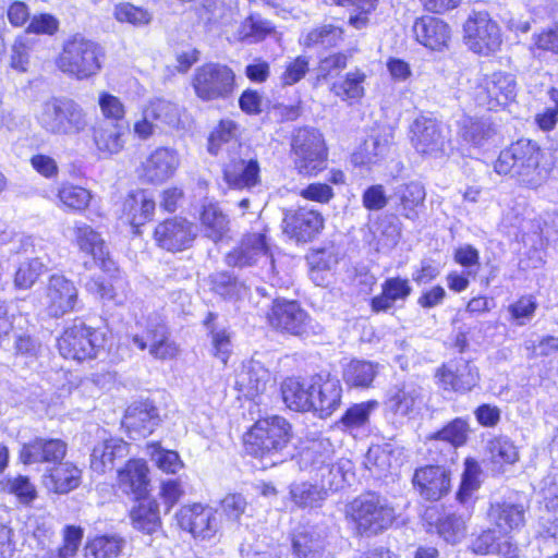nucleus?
I'll return each instance as SVG.
<instances>
[{
  "label": "nucleus",
  "mask_w": 558,
  "mask_h": 558,
  "mask_svg": "<svg viewBox=\"0 0 558 558\" xmlns=\"http://www.w3.org/2000/svg\"><path fill=\"white\" fill-rule=\"evenodd\" d=\"M155 208L153 195L145 190H136L128 194L123 202L122 219L138 229L154 217Z\"/></svg>",
  "instance_id": "obj_30"
},
{
  "label": "nucleus",
  "mask_w": 558,
  "mask_h": 558,
  "mask_svg": "<svg viewBox=\"0 0 558 558\" xmlns=\"http://www.w3.org/2000/svg\"><path fill=\"white\" fill-rule=\"evenodd\" d=\"M181 163L178 150L171 147L155 148L140 167V178L149 184H162L170 180Z\"/></svg>",
  "instance_id": "obj_13"
},
{
  "label": "nucleus",
  "mask_w": 558,
  "mask_h": 558,
  "mask_svg": "<svg viewBox=\"0 0 558 558\" xmlns=\"http://www.w3.org/2000/svg\"><path fill=\"white\" fill-rule=\"evenodd\" d=\"M515 95L517 82L510 73L502 71L482 73L475 81V99L489 110L508 105L514 100Z\"/></svg>",
  "instance_id": "obj_11"
},
{
  "label": "nucleus",
  "mask_w": 558,
  "mask_h": 558,
  "mask_svg": "<svg viewBox=\"0 0 558 558\" xmlns=\"http://www.w3.org/2000/svg\"><path fill=\"white\" fill-rule=\"evenodd\" d=\"M277 34L271 22L260 15L251 14L239 26L236 39L248 44H256Z\"/></svg>",
  "instance_id": "obj_48"
},
{
  "label": "nucleus",
  "mask_w": 558,
  "mask_h": 558,
  "mask_svg": "<svg viewBox=\"0 0 558 558\" xmlns=\"http://www.w3.org/2000/svg\"><path fill=\"white\" fill-rule=\"evenodd\" d=\"M78 301V292L75 284L63 275L49 277L45 306L47 313L52 317H61L75 310Z\"/></svg>",
  "instance_id": "obj_17"
},
{
  "label": "nucleus",
  "mask_w": 558,
  "mask_h": 558,
  "mask_svg": "<svg viewBox=\"0 0 558 558\" xmlns=\"http://www.w3.org/2000/svg\"><path fill=\"white\" fill-rule=\"evenodd\" d=\"M201 223L207 238L217 242L228 229V220L217 204L204 205L201 214Z\"/></svg>",
  "instance_id": "obj_54"
},
{
  "label": "nucleus",
  "mask_w": 558,
  "mask_h": 558,
  "mask_svg": "<svg viewBox=\"0 0 558 558\" xmlns=\"http://www.w3.org/2000/svg\"><path fill=\"white\" fill-rule=\"evenodd\" d=\"M411 143L418 154L437 157L445 153L447 135L437 120L421 116L411 125Z\"/></svg>",
  "instance_id": "obj_14"
},
{
  "label": "nucleus",
  "mask_w": 558,
  "mask_h": 558,
  "mask_svg": "<svg viewBox=\"0 0 558 558\" xmlns=\"http://www.w3.org/2000/svg\"><path fill=\"white\" fill-rule=\"evenodd\" d=\"M523 505L510 500L497 501L490 505L488 519L499 532L508 534L523 526L525 518Z\"/></svg>",
  "instance_id": "obj_35"
},
{
  "label": "nucleus",
  "mask_w": 558,
  "mask_h": 558,
  "mask_svg": "<svg viewBox=\"0 0 558 558\" xmlns=\"http://www.w3.org/2000/svg\"><path fill=\"white\" fill-rule=\"evenodd\" d=\"M468 423L462 418H456L437 432L432 438L450 444L452 447L462 446L468 438Z\"/></svg>",
  "instance_id": "obj_63"
},
{
  "label": "nucleus",
  "mask_w": 558,
  "mask_h": 558,
  "mask_svg": "<svg viewBox=\"0 0 558 558\" xmlns=\"http://www.w3.org/2000/svg\"><path fill=\"white\" fill-rule=\"evenodd\" d=\"M37 125L52 136H78L90 126L88 111L76 100L53 96L41 101L34 113Z\"/></svg>",
  "instance_id": "obj_2"
},
{
  "label": "nucleus",
  "mask_w": 558,
  "mask_h": 558,
  "mask_svg": "<svg viewBox=\"0 0 558 558\" xmlns=\"http://www.w3.org/2000/svg\"><path fill=\"white\" fill-rule=\"evenodd\" d=\"M284 232L298 241H310L324 226V218L317 210L300 208L292 214H287L284 219Z\"/></svg>",
  "instance_id": "obj_27"
},
{
  "label": "nucleus",
  "mask_w": 558,
  "mask_h": 558,
  "mask_svg": "<svg viewBox=\"0 0 558 558\" xmlns=\"http://www.w3.org/2000/svg\"><path fill=\"white\" fill-rule=\"evenodd\" d=\"M158 409L150 401L134 403L126 410L125 425L146 436L159 424Z\"/></svg>",
  "instance_id": "obj_42"
},
{
  "label": "nucleus",
  "mask_w": 558,
  "mask_h": 558,
  "mask_svg": "<svg viewBox=\"0 0 558 558\" xmlns=\"http://www.w3.org/2000/svg\"><path fill=\"white\" fill-rule=\"evenodd\" d=\"M542 150L530 140L521 138L499 153L494 171L509 177L520 185L536 189L544 184L549 170L541 166Z\"/></svg>",
  "instance_id": "obj_1"
},
{
  "label": "nucleus",
  "mask_w": 558,
  "mask_h": 558,
  "mask_svg": "<svg viewBox=\"0 0 558 558\" xmlns=\"http://www.w3.org/2000/svg\"><path fill=\"white\" fill-rule=\"evenodd\" d=\"M413 33L421 45L435 51L446 48L451 38L450 26L445 21L429 15L416 19Z\"/></svg>",
  "instance_id": "obj_23"
},
{
  "label": "nucleus",
  "mask_w": 558,
  "mask_h": 558,
  "mask_svg": "<svg viewBox=\"0 0 558 558\" xmlns=\"http://www.w3.org/2000/svg\"><path fill=\"white\" fill-rule=\"evenodd\" d=\"M389 151L386 136L371 135L352 154V162L356 167L371 168L385 159Z\"/></svg>",
  "instance_id": "obj_43"
},
{
  "label": "nucleus",
  "mask_w": 558,
  "mask_h": 558,
  "mask_svg": "<svg viewBox=\"0 0 558 558\" xmlns=\"http://www.w3.org/2000/svg\"><path fill=\"white\" fill-rule=\"evenodd\" d=\"M129 453V444L120 438H109L94 447L90 456V468L97 473L112 470L114 460Z\"/></svg>",
  "instance_id": "obj_37"
},
{
  "label": "nucleus",
  "mask_w": 558,
  "mask_h": 558,
  "mask_svg": "<svg viewBox=\"0 0 558 558\" xmlns=\"http://www.w3.org/2000/svg\"><path fill=\"white\" fill-rule=\"evenodd\" d=\"M413 486L426 500H439L451 488L450 473L439 465H426L415 470Z\"/></svg>",
  "instance_id": "obj_20"
},
{
  "label": "nucleus",
  "mask_w": 558,
  "mask_h": 558,
  "mask_svg": "<svg viewBox=\"0 0 558 558\" xmlns=\"http://www.w3.org/2000/svg\"><path fill=\"white\" fill-rule=\"evenodd\" d=\"M106 333L83 322L74 320L58 338L60 354L66 360L84 362L96 359L105 348Z\"/></svg>",
  "instance_id": "obj_7"
},
{
  "label": "nucleus",
  "mask_w": 558,
  "mask_h": 558,
  "mask_svg": "<svg viewBox=\"0 0 558 558\" xmlns=\"http://www.w3.org/2000/svg\"><path fill=\"white\" fill-rule=\"evenodd\" d=\"M290 498L300 508H319L327 498V489L322 484L293 483L290 486Z\"/></svg>",
  "instance_id": "obj_47"
},
{
  "label": "nucleus",
  "mask_w": 558,
  "mask_h": 558,
  "mask_svg": "<svg viewBox=\"0 0 558 558\" xmlns=\"http://www.w3.org/2000/svg\"><path fill=\"white\" fill-rule=\"evenodd\" d=\"M376 375V364L360 360L351 361L343 371L344 381L347 383L348 386L354 388L371 387Z\"/></svg>",
  "instance_id": "obj_53"
},
{
  "label": "nucleus",
  "mask_w": 558,
  "mask_h": 558,
  "mask_svg": "<svg viewBox=\"0 0 558 558\" xmlns=\"http://www.w3.org/2000/svg\"><path fill=\"white\" fill-rule=\"evenodd\" d=\"M113 16L119 23H128L135 27L146 26L151 22V13L130 2H120L114 5Z\"/></svg>",
  "instance_id": "obj_57"
},
{
  "label": "nucleus",
  "mask_w": 558,
  "mask_h": 558,
  "mask_svg": "<svg viewBox=\"0 0 558 558\" xmlns=\"http://www.w3.org/2000/svg\"><path fill=\"white\" fill-rule=\"evenodd\" d=\"M481 472H482L481 466L475 460H473V459L465 460L461 485L457 493V499L461 504L468 502V500L471 498L472 494L480 488Z\"/></svg>",
  "instance_id": "obj_59"
},
{
  "label": "nucleus",
  "mask_w": 558,
  "mask_h": 558,
  "mask_svg": "<svg viewBox=\"0 0 558 558\" xmlns=\"http://www.w3.org/2000/svg\"><path fill=\"white\" fill-rule=\"evenodd\" d=\"M366 74L361 70L348 72L343 77L332 83L330 90L342 101L354 104L365 94Z\"/></svg>",
  "instance_id": "obj_45"
},
{
  "label": "nucleus",
  "mask_w": 558,
  "mask_h": 558,
  "mask_svg": "<svg viewBox=\"0 0 558 558\" xmlns=\"http://www.w3.org/2000/svg\"><path fill=\"white\" fill-rule=\"evenodd\" d=\"M66 444L61 439L36 438L23 445L20 450V460L24 464L60 463L66 453Z\"/></svg>",
  "instance_id": "obj_26"
},
{
  "label": "nucleus",
  "mask_w": 558,
  "mask_h": 558,
  "mask_svg": "<svg viewBox=\"0 0 558 558\" xmlns=\"http://www.w3.org/2000/svg\"><path fill=\"white\" fill-rule=\"evenodd\" d=\"M74 239L81 252L93 257L104 272L116 270V263L110 258L108 248L100 233L84 222H75Z\"/></svg>",
  "instance_id": "obj_21"
},
{
  "label": "nucleus",
  "mask_w": 558,
  "mask_h": 558,
  "mask_svg": "<svg viewBox=\"0 0 558 558\" xmlns=\"http://www.w3.org/2000/svg\"><path fill=\"white\" fill-rule=\"evenodd\" d=\"M438 514L436 507L428 508L425 511L424 519L429 527H435L436 533L446 543L454 545L460 543L466 535L468 518L458 513Z\"/></svg>",
  "instance_id": "obj_24"
},
{
  "label": "nucleus",
  "mask_w": 558,
  "mask_h": 558,
  "mask_svg": "<svg viewBox=\"0 0 558 558\" xmlns=\"http://www.w3.org/2000/svg\"><path fill=\"white\" fill-rule=\"evenodd\" d=\"M239 137V124L231 119H222L209 135L208 151L218 155L223 145L240 146Z\"/></svg>",
  "instance_id": "obj_51"
},
{
  "label": "nucleus",
  "mask_w": 558,
  "mask_h": 558,
  "mask_svg": "<svg viewBox=\"0 0 558 558\" xmlns=\"http://www.w3.org/2000/svg\"><path fill=\"white\" fill-rule=\"evenodd\" d=\"M132 526L145 534H155L161 529L159 505L155 499L144 498L131 509Z\"/></svg>",
  "instance_id": "obj_40"
},
{
  "label": "nucleus",
  "mask_w": 558,
  "mask_h": 558,
  "mask_svg": "<svg viewBox=\"0 0 558 558\" xmlns=\"http://www.w3.org/2000/svg\"><path fill=\"white\" fill-rule=\"evenodd\" d=\"M343 31L331 24L317 26L300 38V43L305 47L322 45L324 47H332L342 40Z\"/></svg>",
  "instance_id": "obj_55"
},
{
  "label": "nucleus",
  "mask_w": 558,
  "mask_h": 558,
  "mask_svg": "<svg viewBox=\"0 0 558 558\" xmlns=\"http://www.w3.org/2000/svg\"><path fill=\"white\" fill-rule=\"evenodd\" d=\"M129 128L121 122H105L93 131V142L104 157L118 155L126 144Z\"/></svg>",
  "instance_id": "obj_28"
},
{
  "label": "nucleus",
  "mask_w": 558,
  "mask_h": 558,
  "mask_svg": "<svg viewBox=\"0 0 558 558\" xmlns=\"http://www.w3.org/2000/svg\"><path fill=\"white\" fill-rule=\"evenodd\" d=\"M148 469L143 460H130L118 473L119 487L126 494L140 497L148 484Z\"/></svg>",
  "instance_id": "obj_44"
},
{
  "label": "nucleus",
  "mask_w": 558,
  "mask_h": 558,
  "mask_svg": "<svg viewBox=\"0 0 558 558\" xmlns=\"http://www.w3.org/2000/svg\"><path fill=\"white\" fill-rule=\"evenodd\" d=\"M109 281L100 278H92L86 282V290L102 301L112 302L116 305H122L129 298V283L116 266V270L107 272Z\"/></svg>",
  "instance_id": "obj_29"
},
{
  "label": "nucleus",
  "mask_w": 558,
  "mask_h": 558,
  "mask_svg": "<svg viewBox=\"0 0 558 558\" xmlns=\"http://www.w3.org/2000/svg\"><path fill=\"white\" fill-rule=\"evenodd\" d=\"M223 178L235 190L254 187L259 182V165L256 159H231L225 165Z\"/></svg>",
  "instance_id": "obj_34"
},
{
  "label": "nucleus",
  "mask_w": 558,
  "mask_h": 558,
  "mask_svg": "<svg viewBox=\"0 0 558 558\" xmlns=\"http://www.w3.org/2000/svg\"><path fill=\"white\" fill-rule=\"evenodd\" d=\"M436 377L442 389L458 393H466L480 383L478 368L464 360L442 365Z\"/></svg>",
  "instance_id": "obj_19"
},
{
  "label": "nucleus",
  "mask_w": 558,
  "mask_h": 558,
  "mask_svg": "<svg viewBox=\"0 0 558 558\" xmlns=\"http://www.w3.org/2000/svg\"><path fill=\"white\" fill-rule=\"evenodd\" d=\"M45 269V264L38 257L21 263L15 272L14 286L23 290L32 288Z\"/></svg>",
  "instance_id": "obj_60"
},
{
  "label": "nucleus",
  "mask_w": 558,
  "mask_h": 558,
  "mask_svg": "<svg viewBox=\"0 0 558 558\" xmlns=\"http://www.w3.org/2000/svg\"><path fill=\"white\" fill-rule=\"evenodd\" d=\"M124 541L117 534L96 535L85 545L86 558H116L121 553Z\"/></svg>",
  "instance_id": "obj_50"
},
{
  "label": "nucleus",
  "mask_w": 558,
  "mask_h": 558,
  "mask_svg": "<svg viewBox=\"0 0 558 558\" xmlns=\"http://www.w3.org/2000/svg\"><path fill=\"white\" fill-rule=\"evenodd\" d=\"M80 484L81 470L71 462H60L45 476V485L56 494H68Z\"/></svg>",
  "instance_id": "obj_41"
},
{
  "label": "nucleus",
  "mask_w": 558,
  "mask_h": 558,
  "mask_svg": "<svg viewBox=\"0 0 558 558\" xmlns=\"http://www.w3.org/2000/svg\"><path fill=\"white\" fill-rule=\"evenodd\" d=\"M226 263L232 267H248L259 263L268 264L274 271V259L269 251L266 235L251 233L226 255Z\"/></svg>",
  "instance_id": "obj_15"
},
{
  "label": "nucleus",
  "mask_w": 558,
  "mask_h": 558,
  "mask_svg": "<svg viewBox=\"0 0 558 558\" xmlns=\"http://www.w3.org/2000/svg\"><path fill=\"white\" fill-rule=\"evenodd\" d=\"M422 388L414 384H404L388 392L385 407L388 413L396 417H408L413 414L422 403Z\"/></svg>",
  "instance_id": "obj_32"
},
{
  "label": "nucleus",
  "mask_w": 558,
  "mask_h": 558,
  "mask_svg": "<svg viewBox=\"0 0 558 558\" xmlns=\"http://www.w3.org/2000/svg\"><path fill=\"white\" fill-rule=\"evenodd\" d=\"M281 395L289 409L300 412L313 411L312 377L308 380L287 378L281 385Z\"/></svg>",
  "instance_id": "obj_39"
},
{
  "label": "nucleus",
  "mask_w": 558,
  "mask_h": 558,
  "mask_svg": "<svg viewBox=\"0 0 558 558\" xmlns=\"http://www.w3.org/2000/svg\"><path fill=\"white\" fill-rule=\"evenodd\" d=\"M335 447L329 438H319L301 453L304 469L315 472L327 490H338L354 478L353 463L347 458L335 459Z\"/></svg>",
  "instance_id": "obj_3"
},
{
  "label": "nucleus",
  "mask_w": 558,
  "mask_h": 558,
  "mask_svg": "<svg viewBox=\"0 0 558 558\" xmlns=\"http://www.w3.org/2000/svg\"><path fill=\"white\" fill-rule=\"evenodd\" d=\"M459 134L466 144L481 146L492 136L493 129L490 124L485 121L464 117L460 121Z\"/></svg>",
  "instance_id": "obj_56"
},
{
  "label": "nucleus",
  "mask_w": 558,
  "mask_h": 558,
  "mask_svg": "<svg viewBox=\"0 0 558 558\" xmlns=\"http://www.w3.org/2000/svg\"><path fill=\"white\" fill-rule=\"evenodd\" d=\"M147 450L151 461L165 473L175 474L184 466L177 451L163 449L158 444L149 445Z\"/></svg>",
  "instance_id": "obj_58"
},
{
  "label": "nucleus",
  "mask_w": 558,
  "mask_h": 558,
  "mask_svg": "<svg viewBox=\"0 0 558 558\" xmlns=\"http://www.w3.org/2000/svg\"><path fill=\"white\" fill-rule=\"evenodd\" d=\"M489 450L494 463L513 464L519 460L518 448L506 437L494 439L490 442Z\"/></svg>",
  "instance_id": "obj_64"
},
{
  "label": "nucleus",
  "mask_w": 558,
  "mask_h": 558,
  "mask_svg": "<svg viewBox=\"0 0 558 558\" xmlns=\"http://www.w3.org/2000/svg\"><path fill=\"white\" fill-rule=\"evenodd\" d=\"M58 206L71 213H83L87 209L93 198V194L89 190L73 184L62 183L57 193Z\"/></svg>",
  "instance_id": "obj_46"
},
{
  "label": "nucleus",
  "mask_w": 558,
  "mask_h": 558,
  "mask_svg": "<svg viewBox=\"0 0 558 558\" xmlns=\"http://www.w3.org/2000/svg\"><path fill=\"white\" fill-rule=\"evenodd\" d=\"M412 292L408 279L400 277L388 278L381 284V293L372 299L371 305L374 312H387L396 303L404 302Z\"/></svg>",
  "instance_id": "obj_38"
},
{
  "label": "nucleus",
  "mask_w": 558,
  "mask_h": 558,
  "mask_svg": "<svg viewBox=\"0 0 558 558\" xmlns=\"http://www.w3.org/2000/svg\"><path fill=\"white\" fill-rule=\"evenodd\" d=\"M83 537V531L76 526H66L63 545L57 550H48L40 558H72L75 556Z\"/></svg>",
  "instance_id": "obj_61"
},
{
  "label": "nucleus",
  "mask_w": 558,
  "mask_h": 558,
  "mask_svg": "<svg viewBox=\"0 0 558 558\" xmlns=\"http://www.w3.org/2000/svg\"><path fill=\"white\" fill-rule=\"evenodd\" d=\"M342 385L337 376L319 373L312 376L313 411L320 417L331 415L341 404Z\"/></svg>",
  "instance_id": "obj_18"
},
{
  "label": "nucleus",
  "mask_w": 558,
  "mask_h": 558,
  "mask_svg": "<svg viewBox=\"0 0 558 558\" xmlns=\"http://www.w3.org/2000/svg\"><path fill=\"white\" fill-rule=\"evenodd\" d=\"M175 519L179 526L191 533L194 538L210 539L219 530L216 511L202 504L181 507L175 513Z\"/></svg>",
  "instance_id": "obj_12"
},
{
  "label": "nucleus",
  "mask_w": 558,
  "mask_h": 558,
  "mask_svg": "<svg viewBox=\"0 0 558 558\" xmlns=\"http://www.w3.org/2000/svg\"><path fill=\"white\" fill-rule=\"evenodd\" d=\"M192 86L196 96L204 101L227 99L235 89V74L226 64L205 63L195 70Z\"/></svg>",
  "instance_id": "obj_10"
},
{
  "label": "nucleus",
  "mask_w": 558,
  "mask_h": 558,
  "mask_svg": "<svg viewBox=\"0 0 558 558\" xmlns=\"http://www.w3.org/2000/svg\"><path fill=\"white\" fill-rule=\"evenodd\" d=\"M269 381V371L260 362L251 360L243 363L236 374L235 388L244 397L253 399L266 390Z\"/></svg>",
  "instance_id": "obj_31"
},
{
  "label": "nucleus",
  "mask_w": 558,
  "mask_h": 558,
  "mask_svg": "<svg viewBox=\"0 0 558 558\" xmlns=\"http://www.w3.org/2000/svg\"><path fill=\"white\" fill-rule=\"evenodd\" d=\"M391 197L396 202L397 210L404 218L415 220L418 208L424 205L426 192L420 182L412 181L397 185Z\"/></svg>",
  "instance_id": "obj_36"
},
{
  "label": "nucleus",
  "mask_w": 558,
  "mask_h": 558,
  "mask_svg": "<svg viewBox=\"0 0 558 558\" xmlns=\"http://www.w3.org/2000/svg\"><path fill=\"white\" fill-rule=\"evenodd\" d=\"M195 238V226L182 217L166 219L158 223L154 231L157 245L169 252H180L189 248Z\"/></svg>",
  "instance_id": "obj_16"
},
{
  "label": "nucleus",
  "mask_w": 558,
  "mask_h": 558,
  "mask_svg": "<svg viewBox=\"0 0 558 558\" xmlns=\"http://www.w3.org/2000/svg\"><path fill=\"white\" fill-rule=\"evenodd\" d=\"M132 341L140 350L148 348L149 354L156 359L171 360L179 353L177 344L169 340L162 325L147 329L144 336L134 335Z\"/></svg>",
  "instance_id": "obj_33"
},
{
  "label": "nucleus",
  "mask_w": 558,
  "mask_h": 558,
  "mask_svg": "<svg viewBox=\"0 0 558 558\" xmlns=\"http://www.w3.org/2000/svg\"><path fill=\"white\" fill-rule=\"evenodd\" d=\"M291 426L281 416L258 420L244 436L245 451L254 457H271L290 441Z\"/></svg>",
  "instance_id": "obj_6"
},
{
  "label": "nucleus",
  "mask_w": 558,
  "mask_h": 558,
  "mask_svg": "<svg viewBox=\"0 0 558 558\" xmlns=\"http://www.w3.org/2000/svg\"><path fill=\"white\" fill-rule=\"evenodd\" d=\"M105 56L100 44L82 34H74L64 40L56 65L65 75L84 81L100 72Z\"/></svg>",
  "instance_id": "obj_4"
},
{
  "label": "nucleus",
  "mask_w": 558,
  "mask_h": 558,
  "mask_svg": "<svg viewBox=\"0 0 558 558\" xmlns=\"http://www.w3.org/2000/svg\"><path fill=\"white\" fill-rule=\"evenodd\" d=\"M347 518L357 534L374 536L389 529L395 519V509L376 494L362 495L347 506Z\"/></svg>",
  "instance_id": "obj_5"
},
{
  "label": "nucleus",
  "mask_w": 558,
  "mask_h": 558,
  "mask_svg": "<svg viewBox=\"0 0 558 558\" xmlns=\"http://www.w3.org/2000/svg\"><path fill=\"white\" fill-rule=\"evenodd\" d=\"M144 108L146 116H150L154 121L170 128H177L181 119V108L165 98L150 99Z\"/></svg>",
  "instance_id": "obj_52"
},
{
  "label": "nucleus",
  "mask_w": 558,
  "mask_h": 558,
  "mask_svg": "<svg viewBox=\"0 0 558 558\" xmlns=\"http://www.w3.org/2000/svg\"><path fill=\"white\" fill-rule=\"evenodd\" d=\"M524 350L529 359L546 357L558 352V337L542 336L524 341Z\"/></svg>",
  "instance_id": "obj_62"
},
{
  "label": "nucleus",
  "mask_w": 558,
  "mask_h": 558,
  "mask_svg": "<svg viewBox=\"0 0 558 558\" xmlns=\"http://www.w3.org/2000/svg\"><path fill=\"white\" fill-rule=\"evenodd\" d=\"M378 405L376 400L354 403L345 410L337 424L342 430L353 433L368 424L371 414Z\"/></svg>",
  "instance_id": "obj_49"
},
{
  "label": "nucleus",
  "mask_w": 558,
  "mask_h": 558,
  "mask_svg": "<svg viewBox=\"0 0 558 558\" xmlns=\"http://www.w3.org/2000/svg\"><path fill=\"white\" fill-rule=\"evenodd\" d=\"M463 41L472 52L490 56L501 47V29L488 12L472 11L463 24Z\"/></svg>",
  "instance_id": "obj_9"
},
{
  "label": "nucleus",
  "mask_w": 558,
  "mask_h": 558,
  "mask_svg": "<svg viewBox=\"0 0 558 558\" xmlns=\"http://www.w3.org/2000/svg\"><path fill=\"white\" fill-rule=\"evenodd\" d=\"M293 162L302 175L314 177L326 168L327 149L320 132L300 128L292 137Z\"/></svg>",
  "instance_id": "obj_8"
},
{
  "label": "nucleus",
  "mask_w": 558,
  "mask_h": 558,
  "mask_svg": "<svg viewBox=\"0 0 558 558\" xmlns=\"http://www.w3.org/2000/svg\"><path fill=\"white\" fill-rule=\"evenodd\" d=\"M327 530L322 525H304L292 536L294 558H324Z\"/></svg>",
  "instance_id": "obj_25"
},
{
  "label": "nucleus",
  "mask_w": 558,
  "mask_h": 558,
  "mask_svg": "<svg viewBox=\"0 0 558 558\" xmlns=\"http://www.w3.org/2000/svg\"><path fill=\"white\" fill-rule=\"evenodd\" d=\"M269 324L291 335H302L306 330L307 314L295 301L276 299L268 313Z\"/></svg>",
  "instance_id": "obj_22"
}]
</instances>
